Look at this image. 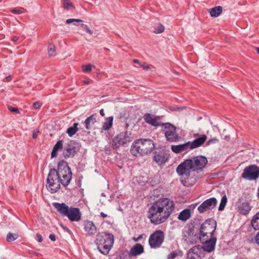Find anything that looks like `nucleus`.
<instances>
[{
	"label": "nucleus",
	"mask_w": 259,
	"mask_h": 259,
	"mask_svg": "<svg viewBox=\"0 0 259 259\" xmlns=\"http://www.w3.org/2000/svg\"><path fill=\"white\" fill-rule=\"evenodd\" d=\"M175 209V204L169 198H161L155 201L148 210V218L157 225L165 222Z\"/></svg>",
	"instance_id": "1"
},
{
	"label": "nucleus",
	"mask_w": 259,
	"mask_h": 259,
	"mask_svg": "<svg viewBox=\"0 0 259 259\" xmlns=\"http://www.w3.org/2000/svg\"><path fill=\"white\" fill-rule=\"evenodd\" d=\"M176 171L185 180V183H188L185 185H193L201 177V174H198L194 169L192 159H188L181 163L178 166Z\"/></svg>",
	"instance_id": "2"
},
{
	"label": "nucleus",
	"mask_w": 259,
	"mask_h": 259,
	"mask_svg": "<svg viewBox=\"0 0 259 259\" xmlns=\"http://www.w3.org/2000/svg\"><path fill=\"white\" fill-rule=\"evenodd\" d=\"M114 241V237L112 234L101 232L97 234L95 242L99 251L106 255L112 247Z\"/></svg>",
	"instance_id": "3"
},
{
	"label": "nucleus",
	"mask_w": 259,
	"mask_h": 259,
	"mask_svg": "<svg viewBox=\"0 0 259 259\" xmlns=\"http://www.w3.org/2000/svg\"><path fill=\"white\" fill-rule=\"evenodd\" d=\"M154 147V144L151 140L139 139L132 144L131 153L136 156H143L151 153Z\"/></svg>",
	"instance_id": "4"
},
{
	"label": "nucleus",
	"mask_w": 259,
	"mask_h": 259,
	"mask_svg": "<svg viewBox=\"0 0 259 259\" xmlns=\"http://www.w3.org/2000/svg\"><path fill=\"white\" fill-rule=\"evenodd\" d=\"M53 205L61 215L67 217L70 221L78 222L80 220L81 213L78 208L69 207L64 203L55 202Z\"/></svg>",
	"instance_id": "5"
},
{
	"label": "nucleus",
	"mask_w": 259,
	"mask_h": 259,
	"mask_svg": "<svg viewBox=\"0 0 259 259\" xmlns=\"http://www.w3.org/2000/svg\"><path fill=\"white\" fill-rule=\"evenodd\" d=\"M57 172L61 184L64 187L68 186L72 179V172L66 161L62 160L58 163Z\"/></svg>",
	"instance_id": "6"
},
{
	"label": "nucleus",
	"mask_w": 259,
	"mask_h": 259,
	"mask_svg": "<svg viewBox=\"0 0 259 259\" xmlns=\"http://www.w3.org/2000/svg\"><path fill=\"white\" fill-rule=\"evenodd\" d=\"M60 179L57 172V169L51 168L47 179L46 187L52 193L56 192L60 188Z\"/></svg>",
	"instance_id": "7"
},
{
	"label": "nucleus",
	"mask_w": 259,
	"mask_h": 259,
	"mask_svg": "<svg viewBox=\"0 0 259 259\" xmlns=\"http://www.w3.org/2000/svg\"><path fill=\"white\" fill-rule=\"evenodd\" d=\"M216 226V222L212 219L207 220L203 222L199 227L200 239L204 240L205 238L212 237Z\"/></svg>",
	"instance_id": "8"
},
{
	"label": "nucleus",
	"mask_w": 259,
	"mask_h": 259,
	"mask_svg": "<svg viewBox=\"0 0 259 259\" xmlns=\"http://www.w3.org/2000/svg\"><path fill=\"white\" fill-rule=\"evenodd\" d=\"M161 131L164 134L167 141L175 142L179 140V136L176 133V127L169 122L162 123Z\"/></svg>",
	"instance_id": "9"
},
{
	"label": "nucleus",
	"mask_w": 259,
	"mask_h": 259,
	"mask_svg": "<svg viewBox=\"0 0 259 259\" xmlns=\"http://www.w3.org/2000/svg\"><path fill=\"white\" fill-rule=\"evenodd\" d=\"M188 236L184 235L183 238L189 244L193 245L197 243L200 240L199 227L193 226L189 228L187 232Z\"/></svg>",
	"instance_id": "10"
},
{
	"label": "nucleus",
	"mask_w": 259,
	"mask_h": 259,
	"mask_svg": "<svg viewBox=\"0 0 259 259\" xmlns=\"http://www.w3.org/2000/svg\"><path fill=\"white\" fill-rule=\"evenodd\" d=\"M164 239V233L160 230H156L149 238V244L151 248H158L163 243Z\"/></svg>",
	"instance_id": "11"
},
{
	"label": "nucleus",
	"mask_w": 259,
	"mask_h": 259,
	"mask_svg": "<svg viewBox=\"0 0 259 259\" xmlns=\"http://www.w3.org/2000/svg\"><path fill=\"white\" fill-rule=\"evenodd\" d=\"M241 177L249 181L256 180L259 178V167L255 164L246 167L243 170Z\"/></svg>",
	"instance_id": "12"
},
{
	"label": "nucleus",
	"mask_w": 259,
	"mask_h": 259,
	"mask_svg": "<svg viewBox=\"0 0 259 259\" xmlns=\"http://www.w3.org/2000/svg\"><path fill=\"white\" fill-rule=\"evenodd\" d=\"M130 142L131 138L127 132H121L113 139L112 147L113 149H117L121 146H124Z\"/></svg>",
	"instance_id": "13"
},
{
	"label": "nucleus",
	"mask_w": 259,
	"mask_h": 259,
	"mask_svg": "<svg viewBox=\"0 0 259 259\" xmlns=\"http://www.w3.org/2000/svg\"><path fill=\"white\" fill-rule=\"evenodd\" d=\"M79 150L78 144L73 141H70L66 144L63 149V155L65 158L73 157Z\"/></svg>",
	"instance_id": "14"
},
{
	"label": "nucleus",
	"mask_w": 259,
	"mask_h": 259,
	"mask_svg": "<svg viewBox=\"0 0 259 259\" xmlns=\"http://www.w3.org/2000/svg\"><path fill=\"white\" fill-rule=\"evenodd\" d=\"M194 169L198 174H202V169L207 163V158L203 156H198L192 158Z\"/></svg>",
	"instance_id": "15"
},
{
	"label": "nucleus",
	"mask_w": 259,
	"mask_h": 259,
	"mask_svg": "<svg viewBox=\"0 0 259 259\" xmlns=\"http://www.w3.org/2000/svg\"><path fill=\"white\" fill-rule=\"evenodd\" d=\"M217 204V200L214 197H211L204 201L197 208L200 213H203L208 210L214 208Z\"/></svg>",
	"instance_id": "16"
},
{
	"label": "nucleus",
	"mask_w": 259,
	"mask_h": 259,
	"mask_svg": "<svg viewBox=\"0 0 259 259\" xmlns=\"http://www.w3.org/2000/svg\"><path fill=\"white\" fill-rule=\"evenodd\" d=\"M204 240L200 239L199 240L203 244L202 249L204 251L207 252H211L214 250L215 246L217 241L215 237L205 238Z\"/></svg>",
	"instance_id": "17"
},
{
	"label": "nucleus",
	"mask_w": 259,
	"mask_h": 259,
	"mask_svg": "<svg viewBox=\"0 0 259 259\" xmlns=\"http://www.w3.org/2000/svg\"><path fill=\"white\" fill-rule=\"evenodd\" d=\"M83 226L86 236H93L97 232V228L93 221L89 220L84 221Z\"/></svg>",
	"instance_id": "18"
},
{
	"label": "nucleus",
	"mask_w": 259,
	"mask_h": 259,
	"mask_svg": "<svg viewBox=\"0 0 259 259\" xmlns=\"http://www.w3.org/2000/svg\"><path fill=\"white\" fill-rule=\"evenodd\" d=\"M145 122L148 124H150L154 126H162V123L159 121L160 118L158 116H155L154 115L150 113H146L144 116Z\"/></svg>",
	"instance_id": "19"
},
{
	"label": "nucleus",
	"mask_w": 259,
	"mask_h": 259,
	"mask_svg": "<svg viewBox=\"0 0 259 259\" xmlns=\"http://www.w3.org/2000/svg\"><path fill=\"white\" fill-rule=\"evenodd\" d=\"M252 206L250 205L248 202H243L239 203L237 205V211L238 212L244 215H246L249 213L251 210Z\"/></svg>",
	"instance_id": "20"
},
{
	"label": "nucleus",
	"mask_w": 259,
	"mask_h": 259,
	"mask_svg": "<svg viewBox=\"0 0 259 259\" xmlns=\"http://www.w3.org/2000/svg\"><path fill=\"white\" fill-rule=\"evenodd\" d=\"M154 159L158 164L161 165L167 161L168 156L163 151H160L154 153Z\"/></svg>",
	"instance_id": "21"
},
{
	"label": "nucleus",
	"mask_w": 259,
	"mask_h": 259,
	"mask_svg": "<svg viewBox=\"0 0 259 259\" xmlns=\"http://www.w3.org/2000/svg\"><path fill=\"white\" fill-rule=\"evenodd\" d=\"M189 142L183 144L172 145L171 149L175 153H180L183 152H187L190 149Z\"/></svg>",
	"instance_id": "22"
},
{
	"label": "nucleus",
	"mask_w": 259,
	"mask_h": 259,
	"mask_svg": "<svg viewBox=\"0 0 259 259\" xmlns=\"http://www.w3.org/2000/svg\"><path fill=\"white\" fill-rule=\"evenodd\" d=\"M144 251V247L141 244L137 243L131 248L128 254L131 256H135L143 253Z\"/></svg>",
	"instance_id": "23"
},
{
	"label": "nucleus",
	"mask_w": 259,
	"mask_h": 259,
	"mask_svg": "<svg viewBox=\"0 0 259 259\" xmlns=\"http://www.w3.org/2000/svg\"><path fill=\"white\" fill-rule=\"evenodd\" d=\"M207 140V136L203 135L201 137L196 139L192 143L189 142L190 149H193L201 146Z\"/></svg>",
	"instance_id": "24"
},
{
	"label": "nucleus",
	"mask_w": 259,
	"mask_h": 259,
	"mask_svg": "<svg viewBox=\"0 0 259 259\" xmlns=\"http://www.w3.org/2000/svg\"><path fill=\"white\" fill-rule=\"evenodd\" d=\"M199 248L197 246H194L190 249L187 254V259H196L199 255Z\"/></svg>",
	"instance_id": "25"
},
{
	"label": "nucleus",
	"mask_w": 259,
	"mask_h": 259,
	"mask_svg": "<svg viewBox=\"0 0 259 259\" xmlns=\"http://www.w3.org/2000/svg\"><path fill=\"white\" fill-rule=\"evenodd\" d=\"M96 114H93L88 117L84 121L85 127L87 130H90L96 122Z\"/></svg>",
	"instance_id": "26"
},
{
	"label": "nucleus",
	"mask_w": 259,
	"mask_h": 259,
	"mask_svg": "<svg viewBox=\"0 0 259 259\" xmlns=\"http://www.w3.org/2000/svg\"><path fill=\"white\" fill-rule=\"evenodd\" d=\"M190 209L187 208L181 211L178 217L179 220L186 221L191 217Z\"/></svg>",
	"instance_id": "27"
},
{
	"label": "nucleus",
	"mask_w": 259,
	"mask_h": 259,
	"mask_svg": "<svg viewBox=\"0 0 259 259\" xmlns=\"http://www.w3.org/2000/svg\"><path fill=\"white\" fill-rule=\"evenodd\" d=\"M208 12L212 17H217L222 13L223 8L221 6H216L209 9Z\"/></svg>",
	"instance_id": "28"
},
{
	"label": "nucleus",
	"mask_w": 259,
	"mask_h": 259,
	"mask_svg": "<svg viewBox=\"0 0 259 259\" xmlns=\"http://www.w3.org/2000/svg\"><path fill=\"white\" fill-rule=\"evenodd\" d=\"M63 149V141L60 140L58 141L53 147V150L51 153V157H56L57 156V152L58 151L61 150Z\"/></svg>",
	"instance_id": "29"
},
{
	"label": "nucleus",
	"mask_w": 259,
	"mask_h": 259,
	"mask_svg": "<svg viewBox=\"0 0 259 259\" xmlns=\"http://www.w3.org/2000/svg\"><path fill=\"white\" fill-rule=\"evenodd\" d=\"M251 224L254 230H259V211L253 217Z\"/></svg>",
	"instance_id": "30"
},
{
	"label": "nucleus",
	"mask_w": 259,
	"mask_h": 259,
	"mask_svg": "<svg viewBox=\"0 0 259 259\" xmlns=\"http://www.w3.org/2000/svg\"><path fill=\"white\" fill-rule=\"evenodd\" d=\"M78 124L77 123H74L73 125L71 127H69L67 130V133L70 137H72L78 131Z\"/></svg>",
	"instance_id": "31"
},
{
	"label": "nucleus",
	"mask_w": 259,
	"mask_h": 259,
	"mask_svg": "<svg viewBox=\"0 0 259 259\" xmlns=\"http://www.w3.org/2000/svg\"><path fill=\"white\" fill-rule=\"evenodd\" d=\"M113 120V117L111 116L108 117L107 119V121L104 122L103 125V129L104 130H108L110 129L112 125Z\"/></svg>",
	"instance_id": "32"
},
{
	"label": "nucleus",
	"mask_w": 259,
	"mask_h": 259,
	"mask_svg": "<svg viewBox=\"0 0 259 259\" xmlns=\"http://www.w3.org/2000/svg\"><path fill=\"white\" fill-rule=\"evenodd\" d=\"M227 202V198L226 195H224L222 197L221 199V201L220 202V204L219 206V210L222 211L224 209V208L226 205V203Z\"/></svg>",
	"instance_id": "33"
},
{
	"label": "nucleus",
	"mask_w": 259,
	"mask_h": 259,
	"mask_svg": "<svg viewBox=\"0 0 259 259\" xmlns=\"http://www.w3.org/2000/svg\"><path fill=\"white\" fill-rule=\"evenodd\" d=\"M164 26L162 24H159L157 26L154 28L153 32L156 34L161 33L164 31Z\"/></svg>",
	"instance_id": "34"
},
{
	"label": "nucleus",
	"mask_w": 259,
	"mask_h": 259,
	"mask_svg": "<svg viewBox=\"0 0 259 259\" xmlns=\"http://www.w3.org/2000/svg\"><path fill=\"white\" fill-rule=\"evenodd\" d=\"M18 237V235L16 234L9 233L7 236V240L8 242H12L15 240Z\"/></svg>",
	"instance_id": "35"
},
{
	"label": "nucleus",
	"mask_w": 259,
	"mask_h": 259,
	"mask_svg": "<svg viewBox=\"0 0 259 259\" xmlns=\"http://www.w3.org/2000/svg\"><path fill=\"white\" fill-rule=\"evenodd\" d=\"M48 51L49 56L52 57L55 55V47L53 45H50Z\"/></svg>",
	"instance_id": "36"
},
{
	"label": "nucleus",
	"mask_w": 259,
	"mask_h": 259,
	"mask_svg": "<svg viewBox=\"0 0 259 259\" xmlns=\"http://www.w3.org/2000/svg\"><path fill=\"white\" fill-rule=\"evenodd\" d=\"M63 7L65 9L67 10H69L71 8H74V7L70 0H64L63 3Z\"/></svg>",
	"instance_id": "37"
},
{
	"label": "nucleus",
	"mask_w": 259,
	"mask_h": 259,
	"mask_svg": "<svg viewBox=\"0 0 259 259\" xmlns=\"http://www.w3.org/2000/svg\"><path fill=\"white\" fill-rule=\"evenodd\" d=\"M81 27L82 29L84 30L87 32L89 33L90 35L93 34V31L89 28L87 25L81 24Z\"/></svg>",
	"instance_id": "38"
},
{
	"label": "nucleus",
	"mask_w": 259,
	"mask_h": 259,
	"mask_svg": "<svg viewBox=\"0 0 259 259\" xmlns=\"http://www.w3.org/2000/svg\"><path fill=\"white\" fill-rule=\"evenodd\" d=\"M219 141V140L217 138H214L208 140L206 143V145L209 146L211 144H216L217 143H218Z\"/></svg>",
	"instance_id": "39"
},
{
	"label": "nucleus",
	"mask_w": 259,
	"mask_h": 259,
	"mask_svg": "<svg viewBox=\"0 0 259 259\" xmlns=\"http://www.w3.org/2000/svg\"><path fill=\"white\" fill-rule=\"evenodd\" d=\"M178 255V254L176 251H174L169 253L167 256V259H174Z\"/></svg>",
	"instance_id": "40"
},
{
	"label": "nucleus",
	"mask_w": 259,
	"mask_h": 259,
	"mask_svg": "<svg viewBox=\"0 0 259 259\" xmlns=\"http://www.w3.org/2000/svg\"><path fill=\"white\" fill-rule=\"evenodd\" d=\"M92 70V65L88 64L82 66V71L84 72H89Z\"/></svg>",
	"instance_id": "41"
},
{
	"label": "nucleus",
	"mask_w": 259,
	"mask_h": 259,
	"mask_svg": "<svg viewBox=\"0 0 259 259\" xmlns=\"http://www.w3.org/2000/svg\"><path fill=\"white\" fill-rule=\"evenodd\" d=\"M82 22L83 21L80 19H68L66 21V23L67 24H70L73 22Z\"/></svg>",
	"instance_id": "42"
},
{
	"label": "nucleus",
	"mask_w": 259,
	"mask_h": 259,
	"mask_svg": "<svg viewBox=\"0 0 259 259\" xmlns=\"http://www.w3.org/2000/svg\"><path fill=\"white\" fill-rule=\"evenodd\" d=\"M8 109L10 111L13 112H15L16 113H19V112H20L18 108L13 107L12 106H8Z\"/></svg>",
	"instance_id": "43"
},
{
	"label": "nucleus",
	"mask_w": 259,
	"mask_h": 259,
	"mask_svg": "<svg viewBox=\"0 0 259 259\" xmlns=\"http://www.w3.org/2000/svg\"><path fill=\"white\" fill-rule=\"evenodd\" d=\"M41 105V103L39 102H35L33 104V107L35 109H39Z\"/></svg>",
	"instance_id": "44"
},
{
	"label": "nucleus",
	"mask_w": 259,
	"mask_h": 259,
	"mask_svg": "<svg viewBox=\"0 0 259 259\" xmlns=\"http://www.w3.org/2000/svg\"><path fill=\"white\" fill-rule=\"evenodd\" d=\"M39 131L38 129H35L33 130V133H32V137L33 139H36L38 136V134L39 133Z\"/></svg>",
	"instance_id": "45"
},
{
	"label": "nucleus",
	"mask_w": 259,
	"mask_h": 259,
	"mask_svg": "<svg viewBox=\"0 0 259 259\" xmlns=\"http://www.w3.org/2000/svg\"><path fill=\"white\" fill-rule=\"evenodd\" d=\"M141 67H143V68L144 69V70H148L149 69H150V67L148 65H147L146 63L144 62L143 63H141V65H140Z\"/></svg>",
	"instance_id": "46"
},
{
	"label": "nucleus",
	"mask_w": 259,
	"mask_h": 259,
	"mask_svg": "<svg viewBox=\"0 0 259 259\" xmlns=\"http://www.w3.org/2000/svg\"><path fill=\"white\" fill-rule=\"evenodd\" d=\"M11 12L14 14H20L22 13V12L18 9H13L11 10Z\"/></svg>",
	"instance_id": "47"
},
{
	"label": "nucleus",
	"mask_w": 259,
	"mask_h": 259,
	"mask_svg": "<svg viewBox=\"0 0 259 259\" xmlns=\"http://www.w3.org/2000/svg\"><path fill=\"white\" fill-rule=\"evenodd\" d=\"M36 239L39 242H41L42 241V237L40 234H36Z\"/></svg>",
	"instance_id": "48"
},
{
	"label": "nucleus",
	"mask_w": 259,
	"mask_h": 259,
	"mask_svg": "<svg viewBox=\"0 0 259 259\" xmlns=\"http://www.w3.org/2000/svg\"><path fill=\"white\" fill-rule=\"evenodd\" d=\"M143 235H144V234H142V235H139L137 238L134 237L133 238V240L135 242H138V241H139V240H141L143 238Z\"/></svg>",
	"instance_id": "49"
},
{
	"label": "nucleus",
	"mask_w": 259,
	"mask_h": 259,
	"mask_svg": "<svg viewBox=\"0 0 259 259\" xmlns=\"http://www.w3.org/2000/svg\"><path fill=\"white\" fill-rule=\"evenodd\" d=\"M49 237L52 241H55L56 239V236L54 234H50Z\"/></svg>",
	"instance_id": "50"
},
{
	"label": "nucleus",
	"mask_w": 259,
	"mask_h": 259,
	"mask_svg": "<svg viewBox=\"0 0 259 259\" xmlns=\"http://www.w3.org/2000/svg\"><path fill=\"white\" fill-rule=\"evenodd\" d=\"M255 241L256 243L259 245V232L257 233L255 237Z\"/></svg>",
	"instance_id": "51"
},
{
	"label": "nucleus",
	"mask_w": 259,
	"mask_h": 259,
	"mask_svg": "<svg viewBox=\"0 0 259 259\" xmlns=\"http://www.w3.org/2000/svg\"><path fill=\"white\" fill-rule=\"evenodd\" d=\"M19 37L17 36H14L12 37V40L14 41H17V40H19Z\"/></svg>",
	"instance_id": "52"
},
{
	"label": "nucleus",
	"mask_w": 259,
	"mask_h": 259,
	"mask_svg": "<svg viewBox=\"0 0 259 259\" xmlns=\"http://www.w3.org/2000/svg\"><path fill=\"white\" fill-rule=\"evenodd\" d=\"M100 215L103 218H106L107 217V215L106 214H105V213H104L103 212H101L100 213Z\"/></svg>",
	"instance_id": "53"
},
{
	"label": "nucleus",
	"mask_w": 259,
	"mask_h": 259,
	"mask_svg": "<svg viewBox=\"0 0 259 259\" xmlns=\"http://www.w3.org/2000/svg\"><path fill=\"white\" fill-rule=\"evenodd\" d=\"M100 114H101V116H105V113H104V110L103 109H101L100 110Z\"/></svg>",
	"instance_id": "54"
},
{
	"label": "nucleus",
	"mask_w": 259,
	"mask_h": 259,
	"mask_svg": "<svg viewBox=\"0 0 259 259\" xmlns=\"http://www.w3.org/2000/svg\"><path fill=\"white\" fill-rule=\"evenodd\" d=\"M133 61L134 63H137V64H139L140 65H141V63L137 59H134Z\"/></svg>",
	"instance_id": "55"
},
{
	"label": "nucleus",
	"mask_w": 259,
	"mask_h": 259,
	"mask_svg": "<svg viewBox=\"0 0 259 259\" xmlns=\"http://www.w3.org/2000/svg\"><path fill=\"white\" fill-rule=\"evenodd\" d=\"M83 82H84V83L85 84H89V83H90V82H89V81H88V80H84V81H83Z\"/></svg>",
	"instance_id": "56"
},
{
	"label": "nucleus",
	"mask_w": 259,
	"mask_h": 259,
	"mask_svg": "<svg viewBox=\"0 0 259 259\" xmlns=\"http://www.w3.org/2000/svg\"><path fill=\"white\" fill-rule=\"evenodd\" d=\"M255 49L257 53L259 54V48H256Z\"/></svg>",
	"instance_id": "57"
},
{
	"label": "nucleus",
	"mask_w": 259,
	"mask_h": 259,
	"mask_svg": "<svg viewBox=\"0 0 259 259\" xmlns=\"http://www.w3.org/2000/svg\"><path fill=\"white\" fill-rule=\"evenodd\" d=\"M10 78H11V76H9L8 77H6V79L8 80H10Z\"/></svg>",
	"instance_id": "58"
},
{
	"label": "nucleus",
	"mask_w": 259,
	"mask_h": 259,
	"mask_svg": "<svg viewBox=\"0 0 259 259\" xmlns=\"http://www.w3.org/2000/svg\"><path fill=\"white\" fill-rule=\"evenodd\" d=\"M257 197L259 199V187H258V188Z\"/></svg>",
	"instance_id": "59"
},
{
	"label": "nucleus",
	"mask_w": 259,
	"mask_h": 259,
	"mask_svg": "<svg viewBox=\"0 0 259 259\" xmlns=\"http://www.w3.org/2000/svg\"><path fill=\"white\" fill-rule=\"evenodd\" d=\"M122 255L123 254L119 255V259H124V258H122Z\"/></svg>",
	"instance_id": "60"
}]
</instances>
